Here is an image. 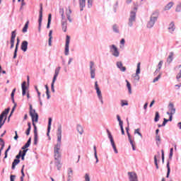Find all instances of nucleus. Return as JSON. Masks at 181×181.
<instances>
[{
	"mask_svg": "<svg viewBox=\"0 0 181 181\" xmlns=\"http://www.w3.org/2000/svg\"><path fill=\"white\" fill-rule=\"evenodd\" d=\"M158 18H159V11H156L152 13L150 17V20L147 23V28L148 29H151V28H153L155 23H156V21H158Z\"/></svg>",
	"mask_w": 181,
	"mask_h": 181,
	"instance_id": "obj_1",
	"label": "nucleus"
},
{
	"mask_svg": "<svg viewBox=\"0 0 181 181\" xmlns=\"http://www.w3.org/2000/svg\"><path fill=\"white\" fill-rule=\"evenodd\" d=\"M136 11H138V7H134V11L130 12L128 22V25L129 28H132V26H134V23L136 21Z\"/></svg>",
	"mask_w": 181,
	"mask_h": 181,
	"instance_id": "obj_2",
	"label": "nucleus"
},
{
	"mask_svg": "<svg viewBox=\"0 0 181 181\" xmlns=\"http://www.w3.org/2000/svg\"><path fill=\"white\" fill-rule=\"evenodd\" d=\"M9 111H11V107H7L1 113L0 125L4 126L5 124V122H6V119L8 118V114H9Z\"/></svg>",
	"mask_w": 181,
	"mask_h": 181,
	"instance_id": "obj_3",
	"label": "nucleus"
},
{
	"mask_svg": "<svg viewBox=\"0 0 181 181\" xmlns=\"http://www.w3.org/2000/svg\"><path fill=\"white\" fill-rule=\"evenodd\" d=\"M60 148H62V141H57V144L54 147V159H57V158H62Z\"/></svg>",
	"mask_w": 181,
	"mask_h": 181,
	"instance_id": "obj_4",
	"label": "nucleus"
},
{
	"mask_svg": "<svg viewBox=\"0 0 181 181\" xmlns=\"http://www.w3.org/2000/svg\"><path fill=\"white\" fill-rule=\"evenodd\" d=\"M30 116L31 117L32 122H33V127L34 128V130H37V127L36 126V124L35 122H38L39 121V114L37 112H30Z\"/></svg>",
	"mask_w": 181,
	"mask_h": 181,
	"instance_id": "obj_5",
	"label": "nucleus"
},
{
	"mask_svg": "<svg viewBox=\"0 0 181 181\" xmlns=\"http://www.w3.org/2000/svg\"><path fill=\"white\" fill-rule=\"evenodd\" d=\"M42 21H43V4H40L39 18H38V32L42 29Z\"/></svg>",
	"mask_w": 181,
	"mask_h": 181,
	"instance_id": "obj_6",
	"label": "nucleus"
},
{
	"mask_svg": "<svg viewBox=\"0 0 181 181\" xmlns=\"http://www.w3.org/2000/svg\"><path fill=\"white\" fill-rule=\"evenodd\" d=\"M107 136L110 141V144L113 148L115 153H118V150L117 149V146L115 145V141H114V137H112V134H111V132L107 129Z\"/></svg>",
	"mask_w": 181,
	"mask_h": 181,
	"instance_id": "obj_7",
	"label": "nucleus"
},
{
	"mask_svg": "<svg viewBox=\"0 0 181 181\" xmlns=\"http://www.w3.org/2000/svg\"><path fill=\"white\" fill-rule=\"evenodd\" d=\"M109 47L112 56L115 57H119V51H118V47H117L115 45H110Z\"/></svg>",
	"mask_w": 181,
	"mask_h": 181,
	"instance_id": "obj_8",
	"label": "nucleus"
},
{
	"mask_svg": "<svg viewBox=\"0 0 181 181\" xmlns=\"http://www.w3.org/2000/svg\"><path fill=\"white\" fill-rule=\"evenodd\" d=\"M69 47H70V35H66V42H65V56H69Z\"/></svg>",
	"mask_w": 181,
	"mask_h": 181,
	"instance_id": "obj_9",
	"label": "nucleus"
},
{
	"mask_svg": "<svg viewBox=\"0 0 181 181\" xmlns=\"http://www.w3.org/2000/svg\"><path fill=\"white\" fill-rule=\"evenodd\" d=\"M90 78H95V66L94 62H90Z\"/></svg>",
	"mask_w": 181,
	"mask_h": 181,
	"instance_id": "obj_10",
	"label": "nucleus"
},
{
	"mask_svg": "<svg viewBox=\"0 0 181 181\" xmlns=\"http://www.w3.org/2000/svg\"><path fill=\"white\" fill-rule=\"evenodd\" d=\"M16 37V30L11 32V46L10 49H13L15 47V38Z\"/></svg>",
	"mask_w": 181,
	"mask_h": 181,
	"instance_id": "obj_11",
	"label": "nucleus"
},
{
	"mask_svg": "<svg viewBox=\"0 0 181 181\" xmlns=\"http://www.w3.org/2000/svg\"><path fill=\"white\" fill-rule=\"evenodd\" d=\"M168 112L167 113L168 114H176V107H175V104L173 103H170L168 105Z\"/></svg>",
	"mask_w": 181,
	"mask_h": 181,
	"instance_id": "obj_12",
	"label": "nucleus"
},
{
	"mask_svg": "<svg viewBox=\"0 0 181 181\" xmlns=\"http://www.w3.org/2000/svg\"><path fill=\"white\" fill-rule=\"evenodd\" d=\"M139 74H141V62H139L137 64V67H136V74L134 76V80H136V81H139V79H140Z\"/></svg>",
	"mask_w": 181,
	"mask_h": 181,
	"instance_id": "obj_13",
	"label": "nucleus"
},
{
	"mask_svg": "<svg viewBox=\"0 0 181 181\" xmlns=\"http://www.w3.org/2000/svg\"><path fill=\"white\" fill-rule=\"evenodd\" d=\"M129 180L130 181H138V175L135 172H129L128 173Z\"/></svg>",
	"mask_w": 181,
	"mask_h": 181,
	"instance_id": "obj_14",
	"label": "nucleus"
},
{
	"mask_svg": "<svg viewBox=\"0 0 181 181\" xmlns=\"http://www.w3.org/2000/svg\"><path fill=\"white\" fill-rule=\"evenodd\" d=\"M95 90H96V93L98 95V98H101V97H103V94L101 93V90L100 89V87L98 86V81L95 82Z\"/></svg>",
	"mask_w": 181,
	"mask_h": 181,
	"instance_id": "obj_15",
	"label": "nucleus"
},
{
	"mask_svg": "<svg viewBox=\"0 0 181 181\" xmlns=\"http://www.w3.org/2000/svg\"><path fill=\"white\" fill-rule=\"evenodd\" d=\"M52 121L53 119L52 117H49L48 119V126H47V136H49V139H50V130L52 129Z\"/></svg>",
	"mask_w": 181,
	"mask_h": 181,
	"instance_id": "obj_16",
	"label": "nucleus"
},
{
	"mask_svg": "<svg viewBox=\"0 0 181 181\" xmlns=\"http://www.w3.org/2000/svg\"><path fill=\"white\" fill-rule=\"evenodd\" d=\"M57 135V142H62V124L58 125Z\"/></svg>",
	"mask_w": 181,
	"mask_h": 181,
	"instance_id": "obj_17",
	"label": "nucleus"
},
{
	"mask_svg": "<svg viewBox=\"0 0 181 181\" xmlns=\"http://www.w3.org/2000/svg\"><path fill=\"white\" fill-rule=\"evenodd\" d=\"M20 42H21V40H19V37H18L17 38V42L16 44V48L14 49L13 59H16V57H18V49L19 48Z\"/></svg>",
	"mask_w": 181,
	"mask_h": 181,
	"instance_id": "obj_18",
	"label": "nucleus"
},
{
	"mask_svg": "<svg viewBox=\"0 0 181 181\" xmlns=\"http://www.w3.org/2000/svg\"><path fill=\"white\" fill-rule=\"evenodd\" d=\"M29 45V42L26 40H24L21 42V49L23 52H27L28 51V46Z\"/></svg>",
	"mask_w": 181,
	"mask_h": 181,
	"instance_id": "obj_19",
	"label": "nucleus"
},
{
	"mask_svg": "<svg viewBox=\"0 0 181 181\" xmlns=\"http://www.w3.org/2000/svg\"><path fill=\"white\" fill-rule=\"evenodd\" d=\"M21 88H22V95L25 96L26 95V91H28V88L26 86V81H23L21 84Z\"/></svg>",
	"mask_w": 181,
	"mask_h": 181,
	"instance_id": "obj_20",
	"label": "nucleus"
},
{
	"mask_svg": "<svg viewBox=\"0 0 181 181\" xmlns=\"http://www.w3.org/2000/svg\"><path fill=\"white\" fill-rule=\"evenodd\" d=\"M62 67L58 66L57 69H55L54 77L52 79L53 83H56V81L57 80V76H59V73H60Z\"/></svg>",
	"mask_w": 181,
	"mask_h": 181,
	"instance_id": "obj_21",
	"label": "nucleus"
},
{
	"mask_svg": "<svg viewBox=\"0 0 181 181\" xmlns=\"http://www.w3.org/2000/svg\"><path fill=\"white\" fill-rule=\"evenodd\" d=\"M117 67L120 70V71H127V67L124 66L122 65V62H117Z\"/></svg>",
	"mask_w": 181,
	"mask_h": 181,
	"instance_id": "obj_22",
	"label": "nucleus"
},
{
	"mask_svg": "<svg viewBox=\"0 0 181 181\" xmlns=\"http://www.w3.org/2000/svg\"><path fill=\"white\" fill-rule=\"evenodd\" d=\"M173 56H175V53L173 52H170L169 53V56L167 58V63L168 64H170V63H172V62H173Z\"/></svg>",
	"mask_w": 181,
	"mask_h": 181,
	"instance_id": "obj_23",
	"label": "nucleus"
},
{
	"mask_svg": "<svg viewBox=\"0 0 181 181\" xmlns=\"http://www.w3.org/2000/svg\"><path fill=\"white\" fill-rule=\"evenodd\" d=\"M176 29V26H175V22H171L168 27V30L170 33H173L175 32V30Z\"/></svg>",
	"mask_w": 181,
	"mask_h": 181,
	"instance_id": "obj_24",
	"label": "nucleus"
},
{
	"mask_svg": "<svg viewBox=\"0 0 181 181\" xmlns=\"http://www.w3.org/2000/svg\"><path fill=\"white\" fill-rule=\"evenodd\" d=\"M30 144H32V137H30L25 145L21 148V149H28L30 146Z\"/></svg>",
	"mask_w": 181,
	"mask_h": 181,
	"instance_id": "obj_25",
	"label": "nucleus"
},
{
	"mask_svg": "<svg viewBox=\"0 0 181 181\" xmlns=\"http://www.w3.org/2000/svg\"><path fill=\"white\" fill-rule=\"evenodd\" d=\"M79 6L81 12L84 11V8H86V0H79Z\"/></svg>",
	"mask_w": 181,
	"mask_h": 181,
	"instance_id": "obj_26",
	"label": "nucleus"
},
{
	"mask_svg": "<svg viewBox=\"0 0 181 181\" xmlns=\"http://www.w3.org/2000/svg\"><path fill=\"white\" fill-rule=\"evenodd\" d=\"M157 156H154V164L156 165V169H159V165H158V158H160V153L159 151L157 152Z\"/></svg>",
	"mask_w": 181,
	"mask_h": 181,
	"instance_id": "obj_27",
	"label": "nucleus"
},
{
	"mask_svg": "<svg viewBox=\"0 0 181 181\" xmlns=\"http://www.w3.org/2000/svg\"><path fill=\"white\" fill-rule=\"evenodd\" d=\"M0 146H1L0 148V156L2 154V151H4V148H5V141H4V139L0 138Z\"/></svg>",
	"mask_w": 181,
	"mask_h": 181,
	"instance_id": "obj_28",
	"label": "nucleus"
},
{
	"mask_svg": "<svg viewBox=\"0 0 181 181\" xmlns=\"http://www.w3.org/2000/svg\"><path fill=\"white\" fill-rule=\"evenodd\" d=\"M67 181H73V170H71V168H69L68 170Z\"/></svg>",
	"mask_w": 181,
	"mask_h": 181,
	"instance_id": "obj_29",
	"label": "nucleus"
},
{
	"mask_svg": "<svg viewBox=\"0 0 181 181\" xmlns=\"http://www.w3.org/2000/svg\"><path fill=\"white\" fill-rule=\"evenodd\" d=\"M28 129L27 130L25 131V134L27 136H29L30 135V130L32 129V124L30 123V122H28Z\"/></svg>",
	"mask_w": 181,
	"mask_h": 181,
	"instance_id": "obj_30",
	"label": "nucleus"
},
{
	"mask_svg": "<svg viewBox=\"0 0 181 181\" xmlns=\"http://www.w3.org/2000/svg\"><path fill=\"white\" fill-rule=\"evenodd\" d=\"M60 158H57V159H55V165L58 169V170H60V168H62V163H60Z\"/></svg>",
	"mask_w": 181,
	"mask_h": 181,
	"instance_id": "obj_31",
	"label": "nucleus"
},
{
	"mask_svg": "<svg viewBox=\"0 0 181 181\" xmlns=\"http://www.w3.org/2000/svg\"><path fill=\"white\" fill-rule=\"evenodd\" d=\"M52 34H53V30H50L49 33V40H48L49 46H52V39H53V37L52 36Z\"/></svg>",
	"mask_w": 181,
	"mask_h": 181,
	"instance_id": "obj_32",
	"label": "nucleus"
},
{
	"mask_svg": "<svg viewBox=\"0 0 181 181\" xmlns=\"http://www.w3.org/2000/svg\"><path fill=\"white\" fill-rule=\"evenodd\" d=\"M62 30L67 32V21H62Z\"/></svg>",
	"mask_w": 181,
	"mask_h": 181,
	"instance_id": "obj_33",
	"label": "nucleus"
},
{
	"mask_svg": "<svg viewBox=\"0 0 181 181\" xmlns=\"http://www.w3.org/2000/svg\"><path fill=\"white\" fill-rule=\"evenodd\" d=\"M76 129L78 134H80V135H83V133L84 132V130L83 129V127H81L80 124H77Z\"/></svg>",
	"mask_w": 181,
	"mask_h": 181,
	"instance_id": "obj_34",
	"label": "nucleus"
},
{
	"mask_svg": "<svg viewBox=\"0 0 181 181\" xmlns=\"http://www.w3.org/2000/svg\"><path fill=\"white\" fill-rule=\"evenodd\" d=\"M52 23V13L48 15V21L47 24V29H50V24Z\"/></svg>",
	"mask_w": 181,
	"mask_h": 181,
	"instance_id": "obj_35",
	"label": "nucleus"
},
{
	"mask_svg": "<svg viewBox=\"0 0 181 181\" xmlns=\"http://www.w3.org/2000/svg\"><path fill=\"white\" fill-rule=\"evenodd\" d=\"M28 28H29V21H27L24 27L23 28L22 32L23 33H26L28 32Z\"/></svg>",
	"mask_w": 181,
	"mask_h": 181,
	"instance_id": "obj_36",
	"label": "nucleus"
},
{
	"mask_svg": "<svg viewBox=\"0 0 181 181\" xmlns=\"http://www.w3.org/2000/svg\"><path fill=\"white\" fill-rule=\"evenodd\" d=\"M170 175V163L168 160L167 162V175H166V177H169Z\"/></svg>",
	"mask_w": 181,
	"mask_h": 181,
	"instance_id": "obj_37",
	"label": "nucleus"
},
{
	"mask_svg": "<svg viewBox=\"0 0 181 181\" xmlns=\"http://www.w3.org/2000/svg\"><path fill=\"white\" fill-rule=\"evenodd\" d=\"M126 83H127V87L129 90V93L132 94V88L131 86V83H129L128 80H126Z\"/></svg>",
	"mask_w": 181,
	"mask_h": 181,
	"instance_id": "obj_38",
	"label": "nucleus"
},
{
	"mask_svg": "<svg viewBox=\"0 0 181 181\" xmlns=\"http://www.w3.org/2000/svg\"><path fill=\"white\" fill-rule=\"evenodd\" d=\"M34 145H37V130H34Z\"/></svg>",
	"mask_w": 181,
	"mask_h": 181,
	"instance_id": "obj_39",
	"label": "nucleus"
},
{
	"mask_svg": "<svg viewBox=\"0 0 181 181\" xmlns=\"http://www.w3.org/2000/svg\"><path fill=\"white\" fill-rule=\"evenodd\" d=\"M174 3L173 1L169 2L165 6V11H169L172 6H173Z\"/></svg>",
	"mask_w": 181,
	"mask_h": 181,
	"instance_id": "obj_40",
	"label": "nucleus"
},
{
	"mask_svg": "<svg viewBox=\"0 0 181 181\" xmlns=\"http://www.w3.org/2000/svg\"><path fill=\"white\" fill-rule=\"evenodd\" d=\"M160 118V115H159V112H156L154 122H158Z\"/></svg>",
	"mask_w": 181,
	"mask_h": 181,
	"instance_id": "obj_41",
	"label": "nucleus"
},
{
	"mask_svg": "<svg viewBox=\"0 0 181 181\" xmlns=\"http://www.w3.org/2000/svg\"><path fill=\"white\" fill-rule=\"evenodd\" d=\"M66 18L69 21V22L71 23L72 22V20H71V18L70 16V15H71V9H69V13H66Z\"/></svg>",
	"mask_w": 181,
	"mask_h": 181,
	"instance_id": "obj_42",
	"label": "nucleus"
},
{
	"mask_svg": "<svg viewBox=\"0 0 181 181\" xmlns=\"http://www.w3.org/2000/svg\"><path fill=\"white\" fill-rule=\"evenodd\" d=\"M93 151H94V156L96 159V163H98V156H97V146H93Z\"/></svg>",
	"mask_w": 181,
	"mask_h": 181,
	"instance_id": "obj_43",
	"label": "nucleus"
},
{
	"mask_svg": "<svg viewBox=\"0 0 181 181\" xmlns=\"http://www.w3.org/2000/svg\"><path fill=\"white\" fill-rule=\"evenodd\" d=\"M112 29L115 33H119V28L117 25V24L113 25Z\"/></svg>",
	"mask_w": 181,
	"mask_h": 181,
	"instance_id": "obj_44",
	"label": "nucleus"
},
{
	"mask_svg": "<svg viewBox=\"0 0 181 181\" xmlns=\"http://www.w3.org/2000/svg\"><path fill=\"white\" fill-rule=\"evenodd\" d=\"M23 169H25V165H23L21 168V177H20L21 181H23V177H25V172H23Z\"/></svg>",
	"mask_w": 181,
	"mask_h": 181,
	"instance_id": "obj_45",
	"label": "nucleus"
},
{
	"mask_svg": "<svg viewBox=\"0 0 181 181\" xmlns=\"http://www.w3.org/2000/svg\"><path fill=\"white\" fill-rule=\"evenodd\" d=\"M117 119L119 122V125H124V122L122 120H121V117L119 115H117Z\"/></svg>",
	"mask_w": 181,
	"mask_h": 181,
	"instance_id": "obj_46",
	"label": "nucleus"
},
{
	"mask_svg": "<svg viewBox=\"0 0 181 181\" xmlns=\"http://www.w3.org/2000/svg\"><path fill=\"white\" fill-rule=\"evenodd\" d=\"M161 159L163 163H165V151H163V149L161 150Z\"/></svg>",
	"mask_w": 181,
	"mask_h": 181,
	"instance_id": "obj_47",
	"label": "nucleus"
},
{
	"mask_svg": "<svg viewBox=\"0 0 181 181\" xmlns=\"http://www.w3.org/2000/svg\"><path fill=\"white\" fill-rule=\"evenodd\" d=\"M160 77H162V74H159L158 76L153 80V83H156V81H159V78H160Z\"/></svg>",
	"mask_w": 181,
	"mask_h": 181,
	"instance_id": "obj_48",
	"label": "nucleus"
},
{
	"mask_svg": "<svg viewBox=\"0 0 181 181\" xmlns=\"http://www.w3.org/2000/svg\"><path fill=\"white\" fill-rule=\"evenodd\" d=\"M167 115H169V119H167L168 122H172L173 119V114L170 113H166Z\"/></svg>",
	"mask_w": 181,
	"mask_h": 181,
	"instance_id": "obj_49",
	"label": "nucleus"
},
{
	"mask_svg": "<svg viewBox=\"0 0 181 181\" xmlns=\"http://www.w3.org/2000/svg\"><path fill=\"white\" fill-rule=\"evenodd\" d=\"M175 12H181V3L177 5Z\"/></svg>",
	"mask_w": 181,
	"mask_h": 181,
	"instance_id": "obj_50",
	"label": "nucleus"
},
{
	"mask_svg": "<svg viewBox=\"0 0 181 181\" xmlns=\"http://www.w3.org/2000/svg\"><path fill=\"white\" fill-rule=\"evenodd\" d=\"M124 105H128V101L122 100H121V107H124Z\"/></svg>",
	"mask_w": 181,
	"mask_h": 181,
	"instance_id": "obj_51",
	"label": "nucleus"
},
{
	"mask_svg": "<svg viewBox=\"0 0 181 181\" xmlns=\"http://www.w3.org/2000/svg\"><path fill=\"white\" fill-rule=\"evenodd\" d=\"M22 153V151H20L18 154L16 156V159L21 160V157L22 156L21 154Z\"/></svg>",
	"mask_w": 181,
	"mask_h": 181,
	"instance_id": "obj_52",
	"label": "nucleus"
},
{
	"mask_svg": "<svg viewBox=\"0 0 181 181\" xmlns=\"http://www.w3.org/2000/svg\"><path fill=\"white\" fill-rule=\"evenodd\" d=\"M28 151H29L28 148L23 149V151H21V155L26 156V152H28Z\"/></svg>",
	"mask_w": 181,
	"mask_h": 181,
	"instance_id": "obj_53",
	"label": "nucleus"
},
{
	"mask_svg": "<svg viewBox=\"0 0 181 181\" xmlns=\"http://www.w3.org/2000/svg\"><path fill=\"white\" fill-rule=\"evenodd\" d=\"M134 134H138V135L139 136H141V138H142V134L141 132H139V129H136L134 130Z\"/></svg>",
	"mask_w": 181,
	"mask_h": 181,
	"instance_id": "obj_54",
	"label": "nucleus"
},
{
	"mask_svg": "<svg viewBox=\"0 0 181 181\" xmlns=\"http://www.w3.org/2000/svg\"><path fill=\"white\" fill-rule=\"evenodd\" d=\"M163 65V61H160L158 64V69L160 70L162 69V66Z\"/></svg>",
	"mask_w": 181,
	"mask_h": 181,
	"instance_id": "obj_55",
	"label": "nucleus"
},
{
	"mask_svg": "<svg viewBox=\"0 0 181 181\" xmlns=\"http://www.w3.org/2000/svg\"><path fill=\"white\" fill-rule=\"evenodd\" d=\"M13 165H18V163H21V160H17V159H14L13 163H12Z\"/></svg>",
	"mask_w": 181,
	"mask_h": 181,
	"instance_id": "obj_56",
	"label": "nucleus"
},
{
	"mask_svg": "<svg viewBox=\"0 0 181 181\" xmlns=\"http://www.w3.org/2000/svg\"><path fill=\"white\" fill-rule=\"evenodd\" d=\"M93 6V0H88V8H91Z\"/></svg>",
	"mask_w": 181,
	"mask_h": 181,
	"instance_id": "obj_57",
	"label": "nucleus"
},
{
	"mask_svg": "<svg viewBox=\"0 0 181 181\" xmlns=\"http://www.w3.org/2000/svg\"><path fill=\"white\" fill-rule=\"evenodd\" d=\"M33 113V112H36V110L33 109V107H32V105L30 104V113Z\"/></svg>",
	"mask_w": 181,
	"mask_h": 181,
	"instance_id": "obj_58",
	"label": "nucleus"
},
{
	"mask_svg": "<svg viewBox=\"0 0 181 181\" xmlns=\"http://www.w3.org/2000/svg\"><path fill=\"white\" fill-rule=\"evenodd\" d=\"M59 13L61 14V16H63L64 15V8H59Z\"/></svg>",
	"mask_w": 181,
	"mask_h": 181,
	"instance_id": "obj_59",
	"label": "nucleus"
},
{
	"mask_svg": "<svg viewBox=\"0 0 181 181\" xmlns=\"http://www.w3.org/2000/svg\"><path fill=\"white\" fill-rule=\"evenodd\" d=\"M16 178V175H10V181H15Z\"/></svg>",
	"mask_w": 181,
	"mask_h": 181,
	"instance_id": "obj_60",
	"label": "nucleus"
},
{
	"mask_svg": "<svg viewBox=\"0 0 181 181\" xmlns=\"http://www.w3.org/2000/svg\"><path fill=\"white\" fill-rule=\"evenodd\" d=\"M168 122H169V120H168V119H166V118H164L163 122L162 123L163 126L165 127L166 125V124H168Z\"/></svg>",
	"mask_w": 181,
	"mask_h": 181,
	"instance_id": "obj_61",
	"label": "nucleus"
},
{
	"mask_svg": "<svg viewBox=\"0 0 181 181\" xmlns=\"http://www.w3.org/2000/svg\"><path fill=\"white\" fill-rule=\"evenodd\" d=\"M85 181H90V175L88 173L85 175Z\"/></svg>",
	"mask_w": 181,
	"mask_h": 181,
	"instance_id": "obj_62",
	"label": "nucleus"
},
{
	"mask_svg": "<svg viewBox=\"0 0 181 181\" xmlns=\"http://www.w3.org/2000/svg\"><path fill=\"white\" fill-rule=\"evenodd\" d=\"M51 90L52 91V93H55V90H54V83H53V81L51 83Z\"/></svg>",
	"mask_w": 181,
	"mask_h": 181,
	"instance_id": "obj_63",
	"label": "nucleus"
},
{
	"mask_svg": "<svg viewBox=\"0 0 181 181\" xmlns=\"http://www.w3.org/2000/svg\"><path fill=\"white\" fill-rule=\"evenodd\" d=\"M176 78L177 80H179L181 78V69L180 70V73L177 74Z\"/></svg>",
	"mask_w": 181,
	"mask_h": 181,
	"instance_id": "obj_64",
	"label": "nucleus"
}]
</instances>
